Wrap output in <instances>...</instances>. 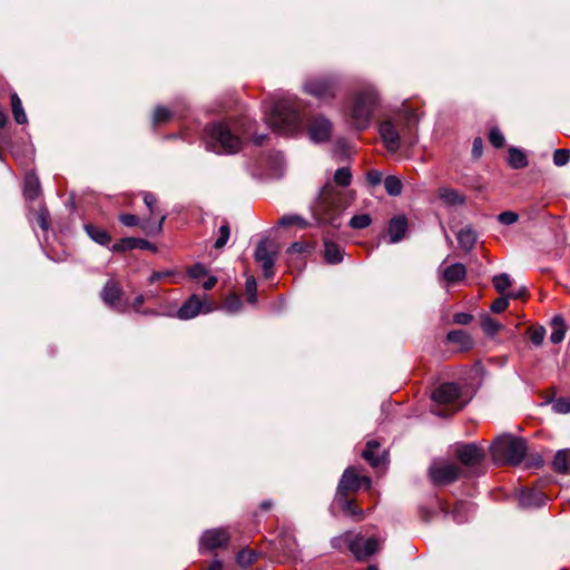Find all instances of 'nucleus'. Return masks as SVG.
<instances>
[{
  "mask_svg": "<svg viewBox=\"0 0 570 570\" xmlns=\"http://www.w3.org/2000/svg\"><path fill=\"white\" fill-rule=\"evenodd\" d=\"M229 236H230L229 225L227 223H225L224 225H222L219 227V236L216 239L214 247L217 249L223 248L226 245L227 240L229 239Z\"/></svg>",
  "mask_w": 570,
  "mask_h": 570,
  "instance_id": "c03bdc74",
  "label": "nucleus"
},
{
  "mask_svg": "<svg viewBox=\"0 0 570 570\" xmlns=\"http://www.w3.org/2000/svg\"><path fill=\"white\" fill-rule=\"evenodd\" d=\"M299 109L301 105L297 98L284 96L264 105L265 120L278 134L295 135L303 130Z\"/></svg>",
  "mask_w": 570,
  "mask_h": 570,
  "instance_id": "f257e3e1",
  "label": "nucleus"
},
{
  "mask_svg": "<svg viewBox=\"0 0 570 570\" xmlns=\"http://www.w3.org/2000/svg\"><path fill=\"white\" fill-rule=\"evenodd\" d=\"M345 208L342 191L335 189L331 184H326L320 193L318 199L314 206V213L323 223L338 226V218Z\"/></svg>",
  "mask_w": 570,
  "mask_h": 570,
  "instance_id": "423d86ee",
  "label": "nucleus"
},
{
  "mask_svg": "<svg viewBox=\"0 0 570 570\" xmlns=\"http://www.w3.org/2000/svg\"><path fill=\"white\" fill-rule=\"evenodd\" d=\"M372 218L368 214L355 215L350 219V226L354 229H363L371 225Z\"/></svg>",
  "mask_w": 570,
  "mask_h": 570,
  "instance_id": "ea45409f",
  "label": "nucleus"
},
{
  "mask_svg": "<svg viewBox=\"0 0 570 570\" xmlns=\"http://www.w3.org/2000/svg\"><path fill=\"white\" fill-rule=\"evenodd\" d=\"M456 238L463 249L470 250L476 242V234L471 227H464L458 233Z\"/></svg>",
  "mask_w": 570,
  "mask_h": 570,
  "instance_id": "c85d7f7f",
  "label": "nucleus"
},
{
  "mask_svg": "<svg viewBox=\"0 0 570 570\" xmlns=\"http://www.w3.org/2000/svg\"><path fill=\"white\" fill-rule=\"evenodd\" d=\"M552 411L559 414L570 413V397H559L552 402Z\"/></svg>",
  "mask_w": 570,
  "mask_h": 570,
  "instance_id": "37998d69",
  "label": "nucleus"
},
{
  "mask_svg": "<svg viewBox=\"0 0 570 570\" xmlns=\"http://www.w3.org/2000/svg\"><path fill=\"white\" fill-rule=\"evenodd\" d=\"M229 533L224 528L206 530L199 539L200 551H213L217 548L225 547L229 541Z\"/></svg>",
  "mask_w": 570,
  "mask_h": 570,
  "instance_id": "ddd939ff",
  "label": "nucleus"
},
{
  "mask_svg": "<svg viewBox=\"0 0 570 570\" xmlns=\"http://www.w3.org/2000/svg\"><path fill=\"white\" fill-rule=\"evenodd\" d=\"M48 217L49 212L46 208H41L37 215V222L43 230H48L49 228Z\"/></svg>",
  "mask_w": 570,
  "mask_h": 570,
  "instance_id": "052dcab7",
  "label": "nucleus"
},
{
  "mask_svg": "<svg viewBox=\"0 0 570 570\" xmlns=\"http://www.w3.org/2000/svg\"><path fill=\"white\" fill-rule=\"evenodd\" d=\"M87 235L97 244L99 245H102V246H107L110 240H111V237L110 235L107 233V230L98 227V226H95L92 224H86L83 226Z\"/></svg>",
  "mask_w": 570,
  "mask_h": 570,
  "instance_id": "a878e982",
  "label": "nucleus"
},
{
  "mask_svg": "<svg viewBox=\"0 0 570 570\" xmlns=\"http://www.w3.org/2000/svg\"><path fill=\"white\" fill-rule=\"evenodd\" d=\"M224 307L229 313H237L242 307V302H240L239 296H237L236 294L228 295L226 297Z\"/></svg>",
  "mask_w": 570,
  "mask_h": 570,
  "instance_id": "a18cd8bd",
  "label": "nucleus"
},
{
  "mask_svg": "<svg viewBox=\"0 0 570 570\" xmlns=\"http://www.w3.org/2000/svg\"><path fill=\"white\" fill-rule=\"evenodd\" d=\"M492 282H493L494 288L500 294H503L511 286V279L507 273H501L499 275H495L493 277Z\"/></svg>",
  "mask_w": 570,
  "mask_h": 570,
  "instance_id": "58836bf2",
  "label": "nucleus"
},
{
  "mask_svg": "<svg viewBox=\"0 0 570 570\" xmlns=\"http://www.w3.org/2000/svg\"><path fill=\"white\" fill-rule=\"evenodd\" d=\"M119 220L127 227H134L139 224V218L132 214H121Z\"/></svg>",
  "mask_w": 570,
  "mask_h": 570,
  "instance_id": "bf43d9fd",
  "label": "nucleus"
},
{
  "mask_svg": "<svg viewBox=\"0 0 570 570\" xmlns=\"http://www.w3.org/2000/svg\"><path fill=\"white\" fill-rule=\"evenodd\" d=\"M121 288L114 282L108 281L101 291L102 301L114 309L124 311L120 308Z\"/></svg>",
  "mask_w": 570,
  "mask_h": 570,
  "instance_id": "6ab92c4d",
  "label": "nucleus"
},
{
  "mask_svg": "<svg viewBox=\"0 0 570 570\" xmlns=\"http://www.w3.org/2000/svg\"><path fill=\"white\" fill-rule=\"evenodd\" d=\"M509 165L514 169L524 168L528 166L527 156L522 150L515 147L509 149Z\"/></svg>",
  "mask_w": 570,
  "mask_h": 570,
  "instance_id": "2f4dec72",
  "label": "nucleus"
},
{
  "mask_svg": "<svg viewBox=\"0 0 570 570\" xmlns=\"http://www.w3.org/2000/svg\"><path fill=\"white\" fill-rule=\"evenodd\" d=\"M352 540V537L350 533H345V534H342V535H338V537H334L332 540H331V546L332 548L334 549H342V547L344 544H346L348 547V541Z\"/></svg>",
  "mask_w": 570,
  "mask_h": 570,
  "instance_id": "4d7b16f0",
  "label": "nucleus"
},
{
  "mask_svg": "<svg viewBox=\"0 0 570 570\" xmlns=\"http://www.w3.org/2000/svg\"><path fill=\"white\" fill-rule=\"evenodd\" d=\"M165 218H166L165 215H160L159 216V222H158L157 226H151L148 222H145V223H142L141 227L148 234H150V233H160L163 230V224L165 222Z\"/></svg>",
  "mask_w": 570,
  "mask_h": 570,
  "instance_id": "13d9d810",
  "label": "nucleus"
},
{
  "mask_svg": "<svg viewBox=\"0 0 570 570\" xmlns=\"http://www.w3.org/2000/svg\"><path fill=\"white\" fill-rule=\"evenodd\" d=\"M338 80L335 76H315L303 83V91L320 101H331L337 92Z\"/></svg>",
  "mask_w": 570,
  "mask_h": 570,
  "instance_id": "6e6552de",
  "label": "nucleus"
},
{
  "mask_svg": "<svg viewBox=\"0 0 570 570\" xmlns=\"http://www.w3.org/2000/svg\"><path fill=\"white\" fill-rule=\"evenodd\" d=\"M324 258L328 264H338L343 261V249L340 245L331 242H324Z\"/></svg>",
  "mask_w": 570,
  "mask_h": 570,
  "instance_id": "393cba45",
  "label": "nucleus"
},
{
  "mask_svg": "<svg viewBox=\"0 0 570 570\" xmlns=\"http://www.w3.org/2000/svg\"><path fill=\"white\" fill-rule=\"evenodd\" d=\"M379 104L380 96L374 86L366 85L355 90L346 108V117L351 126L358 131L367 129Z\"/></svg>",
  "mask_w": 570,
  "mask_h": 570,
  "instance_id": "f03ea898",
  "label": "nucleus"
},
{
  "mask_svg": "<svg viewBox=\"0 0 570 570\" xmlns=\"http://www.w3.org/2000/svg\"><path fill=\"white\" fill-rule=\"evenodd\" d=\"M518 218H519L518 214L514 212H511V210L503 212V213L499 214V216H498V220L502 225H507V226L514 224L518 220Z\"/></svg>",
  "mask_w": 570,
  "mask_h": 570,
  "instance_id": "864d4df0",
  "label": "nucleus"
},
{
  "mask_svg": "<svg viewBox=\"0 0 570 570\" xmlns=\"http://www.w3.org/2000/svg\"><path fill=\"white\" fill-rule=\"evenodd\" d=\"M205 307V302L197 295H191L177 311V317L180 320H190L196 317Z\"/></svg>",
  "mask_w": 570,
  "mask_h": 570,
  "instance_id": "a211bd4d",
  "label": "nucleus"
},
{
  "mask_svg": "<svg viewBox=\"0 0 570 570\" xmlns=\"http://www.w3.org/2000/svg\"><path fill=\"white\" fill-rule=\"evenodd\" d=\"M171 117V111L166 107H157L154 112L153 121L154 125L166 122Z\"/></svg>",
  "mask_w": 570,
  "mask_h": 570,
  "instance_id": "de8ad7c7",
  "label": "nucleus"
},
{
  "mask_svg": "<svg viewBox=\"0 0 570 570\" xmlns=\"http://www.w3.org/2000/svg\"><path fill=\"white\" fill-rule=\"evenodd\" d=\"M546 495L537 490H523L519 494V504L523 508H539L544 504Z\"/></svg>",
  "mask_w": 570,
  "mask_h": 570,
  "instance_id": "aec40b11",
  "label": "nucleus"
},
{
  "mask_svg": "<svg viewBox=\"0 0 570 570\" xmlns=\"http://www.w3.org/2000/svg\"><path fill=\"white\" fill-rule=\"evenodd\" d=\"M333 130V122L324 115L312 117L306 126L307 136L314 144L328 142L332 138Z\"/></svg>",
  "mask_w": 570,
  "mask_h": 570,
  "instance_id": "9b49d317",
  "label": "nucleus"
},
{
  "mask_svg": "<svg viewBox=\"0 0 570 570\" xmlns=\"http://www.w3.org/2000/svg\"><path fill=\"white\" fill-rule=\"evenodd\" d=\"M546 330L542 326L531 330L530 340L535 346H540L544 340Z\"/></svg>",
  "mask_w": 570,
  "mask_h": 570,
  "instance_id": "603ef678",
  "label": "nucleus"
},
{
  "mask_svg": "<svg viewBox=\"0 0 570 570\" xmlns=\"http://www.w3.org/2000/svg\"><path fill=\"white\" fill-rule=\"evenodd\" d=\"M481 327L485 334L493 336L499 332L501 325L491 316L484 315L481 318Z\"/></svg>",
  "mask_w": 570,
  "mask_h": 570,
  "instance_id": "c9c22d12",
  "label": "nucleus"
},
{
  "mask_svg": "<svg viewBox=\"0 0 570 570\" xmlns=\"http://www.w3.org/2000/svg\"><path fill=\"white\" fill-rule=\"evenodd\" d=\"M448 340L453 343L465 344L470 341V336L462 330L451 331L448 333Z\"/></svg>",
  "mask_w": 570,
  "mask_h": 570,
  "instance_id": "8fccbe9b",
  "label": "nucleus"
},
{
  "mask_svg": "<svg viewBox=\"0 0 570 570\" xmlns=\"http://www.w3.org/2000/svg\"><path fill=\"white\" fill-rule=\"evenodd\" d=\"M256 552L249 549L239 551L236 556V560L240 567H247L256 560Z\"/></svg>",
  "mask_w": 570,
  "mask_h": 570,
  "instance_id": "a19ab883",
  "label": "nucleus"
},
{
  "mask_svg": "<svg viewBox=\"0 0 570 570\" xmlns=\"http://www.w3.org/2000/svg\"><path fill=\"white\" fill-rule=\"evenodd\" d=\"M419 119L415 114L406 112L394 120H384L380 125V135L386 147L391 153H395L401 146V134L412 141L414 130L417 126Z\"/></svg>",
  "mask_w": 570,
  "mask_h": 570,
  "instance_id": "20e7f679",
  "label": "nucleus"
},
{
  "mask_svg": "<svg viewBox=\"0 0 570 570\" xmlns=\"http://www.w3.org/2000/svg\"><path fill=\"white\" fill-rule=\"evenodd\" d=\"M473 513V507L469 502H459L452 511V518L456 523H464Z\"/></svg>",
  "mask_w": 570,
  "mask_h": 570,
  "instance_id": "c756f323",
  "label": "nucleus"
},
{
  "mask_svg": "<svg viewBox=\"0 0 570 570\" xmlns=\"http://www.w3.org/2000/svg\"><path fill=\"white\" fill-rule=\"evenodd\" d=\"M41 191L40 181L35 173L27 174L24 178L23 194L29 200L36 199Z\"/></svg>",
  "mask_w": 570,
  "mask_h": 570,
  "instance_id": "5701e85b",
  "label": "nucleus"
},
{
  "mask_svg": "<svg viewBox=\"0 0 570 570\" xmlns=\"http://www.w3.org/2000/svg\"><path fill=\"white\" fill-rule=\"evenodd\" d=\"M10 99H11L12 115H13L16 122L19 125L26 124L28 121V119H27V115L24 112V109L22 107V102H21L19 96L16 92H13V94H11Z\"/></svg>",
  "mask_w": 570,
  "mask_h": 570,
  "instance_id": "7c9ffc66",
  "label": "nucleus"
},
{
  "mask_svg": "<svg viewBox=\"0 0 570 570\" xmlns=\"http://www.w3.org/2000/svg\"><path fill=\"white\" fill-rule=\"evenodd\" d=\"M483 151V141L480 137L474 138L472 145V154L475 158H480Z\"/></svg>",
  "mask_w": 570,
  "mask_h": 570,
  "instance_id": "0e129e2a",
  "label": "nucleus"
},
{
  "mask_svg": "<svg viewBox=\"0 0 570 570\" xmlns=\"http://www.w3.org/2000/svg\"><path fill=\"white\" fill-rule=\"evenodd\" d=\"M206 274H207V269L200 263H197L188 268V275L194 279H198V278L205 276Z\"/></svg>",
  "mask_w": 570,
  "mask_h": 570,
  "instance_id": "5fc2aeb1",
  "label": "nucleus"
},
{
  "mask_svg": "<svg viewBox=\"0 0 570 570\" xmlns=\"http://www.w3.org/2000/svg\"><path fill=\"white\" fill-rule=\"evenodd\" d=\"M335 501L338 503L342 509L351 514V515H361L362 511L356 508L353 501L347 499V494H343L342 497L340 494H335Z\"/></svg>",
  "mask_w": 570,
  "mask_h": 570,
  "instance_id": "f704fd0d",
  "label": "nucleus"
},
{
  "mask_svg": "<svg viewBox=\"0 0 570 570\" xmlns=\"http://www.w3.org/2000/svg\"><path fill=\"white\" fill-rule=\"evenodd\" d=\"M360 489V475L353 466H348L343 472L337 485L336 493L341 497L347 494L348 491H357Z\"/></svg>",
  "mask_w": 570,
  "mask_h": 570,
  "instance_id": "f3484780",
  "label": "nucleus"
},
{
  "mask_svg": "<svg viewBox=\"0 0 570 570\" xmlns=\"http://www.w3.org/2000/svg\"><path fill=\"white\" fill-rule=\"evenodd\" d=\"M305 249H306V246L304 243L296 242V243H293L287 248V253L288 254H301V253L305 252Z\"/></svg>",
  "mask_w": 570,
  "mask_h": 570,
  "instance_id": "69168bd1",
  "label": "nucleus"
},
{
  "mask_svg": "<svg viewBox=\"0 0 570 570\" xmlns=\"http://www.w3.org/2000/svg\"><path fill=\"white\" fill-rule=\"evenodd\" d=\"M173 275V272L171 271H166V272H153L151 275L149 276V283H155L164 277H167V276H171Z\"/></svg>",
  "mask_w": 570,
  "mask_h": 570,
  "instance_id": "338daca9",
  "label": "nucleus"
},
{
  "mask_svg": "<svg viewBox=\"0 0 570 570\" xmlns=\"http://www.w3.org/2000/svg\"><path fill=\"white\" fill-rule=\"evenodd\" d=\"M144 203L148 207V209L150 210V214L154 215L155 214L154 206L157 203L156 196L154 194H151V193H148V191L145 193L144 194Z\"/></svg>",
  "mask_w": 570,
  "mask_h": 570,
  "instance_id": "680f3d73",
  "label": "nucleus"
},
{
  "mask_svg": "<svg viewBox=\"0 0 570 570\" xmlns=\"http://www.w3.org/2000/svg\"><path fill=\"white\" fill-rule=\"evenodd\" d=\"M453 318L456 324L468 325L469 323H471L473 317L469 313L460 312V313L454 314Z\"/></svg>",
  "mask_w": 570,
  "mask_h": 570,
  "instance_id": "e2e57ef3",
  "label": "nucleus"
},
{
  "mask_svg": "<svg viewBox=\"0 0 570 570\" xmlns=\"http://www.w3.org/2000/svg\"><path fill=\"white\" fill-rule=\"evenodd\" d=\"M204 141L208 150L225 155L238 153L243 145L236 130L224 121L208 125L205 129Z\"/></svg>",
  "mask_w": 570,
  "mask_h": 570,
  "instance_id": "7ed1b4c3",
  "label": "nucleus"
},
{
  "mask_svg": "<svg viewBox=\"0 0 570 570\" xmlns=\"http://www.w3.org/2000/svg\"><path fill=\"white\" fill-rule=\"evenodd\" d=\"M383 184L387 195L393 197L401 195L403 184L399 177L393 175L386 176L383 180Z\"/></svg>",
  "mask_w": 570,
  "mask_h": 570,
  "instance_id": "473e14b6",
  "label": "nucleus"
},
{
  "mask_svg": "<svg viewBox=\"0 0 570 570\" xmlns=\"http://www.w3.org/2000/svg\"><path fill=\"white\" fill-rule=\"evenodd\" d=\"M278 225L282 227H289L296 225L301 228H305L308 226V223L305 220V218L297 214H289L281 217L278 220Z\"/></svg>",
  "mask_w": 570,
  "mask_h": 570,
  "instance_id": "72a5a7b5",
  "label": "nucleus"
},
{
  "mask_svg": "<svg viewBox=\"0 0 570 570\" xmlns=\"http://www.w3.org/2000/svg\"><path fill=\"white\" fill-rule=\"evenodd\" d=\"M461 469L452 462L433 461L429 468V476L434 485L443 487L458 480Z\"/></svg>",
  "mask_w": 570,
  "mask_h": 570,
  "instance_id": "9d476101",
  "label": "nucleus"
},
{
  "mask_svg": "<svg viewBox=\"0 0 570 570\" xmlns=\"http://www.w3.org/2000/svg\"><path fill=\"white\" fill-rule=\"evenodd\" d=\"M432 400L438 405L451 406L450 411L432 410V412L438 416H449L454 412L460 411L466 403L462 400L461 389L456 383L440 384L432 392Z\"/></svg>",
  "mask_w": 570,
  "mask_h": 570,
  "instance_id": "0eeeda50",
  "label": "nucleus"
},
{
  "mask_svg": "<svg viewBox=\"0 0 570 570\" xmlns=\"http://www.w3.org/2000/svg\"><path fill=\"white\" fill-rule=\"evenodd\" d=\"M407 219L399 215L390 219L387 225L389 244L400 243L407 232Z\"/></svg>",
  "mask_w": 570,
  "mask_h": 570,
  "instance_id": "dca6fc26",
  "label": "nucleus"
},
{
  "mask_svg": "<svg viewBox=\"0 0 570 570\" xmlns=\"http://www.w3.org/2000/svg\"><path fill=\"white\" fill-rule=\"evenodd\" d=\"M489 140L495 148L503 147L505 142V138L503 134L498 128H492L489 134Z\"/></svg>",
  "mask_w": 570,
  "mask_h": 570,
  "instance_id": "09e8293b",
  "label": "nucleus"
},
{
  "mask_svg": "<svg viewBox=\"0 0 570 570\" xmlns=\"http://www.w3.org/2000/svg\"><path fill=\"white\" fill-rule=\"evenodd\" d=\"M138 247V238L126 237L115 243L111 247L112 252L120 253L128 249H134Z\"/></svg>",
  "mask_w": 570,
  "mask_h": 570,
  "instance_id": "4c0bfd02",
  "label": "nucleus"
},
{
  "mask_svg": "<svg viewBox=\"0 0 570 570\" xmlns=\"http://www.w3.org/2000/svg\"><path fill=\"white\" fill-rule=\"evenodd\" d=\"M334 181L336 185L346 187L352 181V173L348 167H341L334 174Z\"/></svg>",
  "mask_w": 570,
  "mask_h": 570,
  "instance_id": "e433bc0d",
  "label": "nucleus"
},
{
  "mask_svg": "<svg viewBox=\"0 0 570 570\" xmlns=\"http://www.w3.org/2000/svg\"><path fill=\"white\" fill-rule=\"evenodd\" d=\"M366 180L371 186H377L384 180L383 174H382V171H380L377 169H372V170L367 171Z\"/></svg>",
  "mask_w": 570,
  "mask_h": 570,
  "instance_id": "6e6d98bb",
  "label": "nucleus"
},
{
  "mask_svg": "<svg viewBox=\"0 0 570 570\" xmlns=\"http://www.w3.org/2000/svg\"><path fill=\"white\" fill-rule=\"evenodd\" d=\"M275 544L276 549L279 550L287 560L296 561L298 559L297 542L292 531L282 529Z\"/></svg>",
  "mask_w": 570,
  "mask_h": 570,
  "instance_id": "2eb2a0df",
  "label": "nucleus"
},
{
  "mask_svg": "<svg viewBox=\"0 0 570 570\" xmlns=\"http://www.w3.org/2000/svg\"><path fill=\"white\" fill-rule=\"evenodd\" d=\"M438 197L448 206H461L465 204V196L456 189L441 187Z\"/></svg>",
  "mask_w": 570,
  "mask_h": 570,
  "instance_id": "4be33fe9",
  "label": "nucleus"
},
{
  "mask_svg": "<svg viewBox=\"0 0 570 570\" xmlns=\"http://www.w3.org/2000/svg\"><path fill=\"white\" fill-rule=\"evenodd\" d=\"M570 160L569 149H557L553 153V164L558 167L567 165Z\"/></svg>",
  "mask_w": 570,
  "mask_h": 570,
  "instance_id": "49530a36",
  "label": "nucleus"
},
{
  "mask_svg": "<svg viewBox=\"0 0 570 570\" xmlns=\"http://www.w3.org/2000/svg\"><path fill=\"white\" fill-rule=\"evenodd\" d=\"M379 540L373 537L364 538L362 535H355L348 541V550L357 560H364L374 554L379 550Z\"/></svg>",
  "mask_w": 570,
  "mask_h": 570,
  "instance_id": "f8f14e48",
  "label": "nucleus"
},
{
  "mask_svg": "<svg viewBox=\"0 0 570 570\" xmlns=\"http://www.w3.org/2000/svg\"><path fill=\"white\" fill-rule=\"evenodd\" d=\"M509 306V296H500L499 298H497L490 306V309L493 312V313H501L503 312L507 307Z\"/></svg>",
  "mask_w": 570,
  "mask_h": 570,
  "instance_id": "3c124183",
  "label": "nucleus"
},
{
  "mask_svg": "<svg viewBox=\"0 0 570 570\" xmlns=\"http://www.w3.org/2000/svg\"><path fill=\"white\" fill-rule=\"evenodd\" d=\"M380 444L376 441H368L366 443L365 450L362 452V456L372 466L380 468L384 464V456H380L375 454L374 450L377 449Z\"/></svg>",
  "mask_w": 570,
  "mask_h": 570,
  "instance_id": "cd10ccee",
  "label": "nucleus"
},
{
  "mask_svg": "<svg viewBox=\"0 0 570 570\" xmlns=\"http://www.w3.org/2000/svg\"><path fill=\"white\" fill-rule=\"evenodd\" d=\"M554 471L570 473V449L559 450L552 462Z\"/></svg>",
  "mask_w": 570,
  "mask_h": 570,
  "instance_id": "bb28decb",
  "label": "nucleus"
},
{
  "mask_svg": "<svg viewBox=\"0 0 570 570\" xmlns=\"http://www.w3.org/2000/svg\"><path fill=\"white\" fill-rule=\"evenodd\" d=\"M245 291L249 303L255 304L257 302V284L253 276H249L245 283Z\"/></svg>",
  "mask_w": 570,
  "mask_h": 570,
  "instance_id": "79ce46f5",
  "label": "nucleus"
},
{
  "mask_svg": "<svg viewBox=\"0 0 570 570\" xmlns=\"http://www.w3.org/2000/svg\"><path fill=\"white\" fill-rule=\"evenodd\" d=\"M455 454L459 461L465 466H475L484 459V451L475 443L461 444L456 448Z\"/></svg>",
  "mask_w": 570,
  "mask_h": 570,
  "instance_id": "4468645a",
  "label": "nucleus"
},
{
  "mask_svg": "<svg viewBox=\"0 0 570 570\" xmlns=\"http://www.w3.org/2000/svg\"><path fill=\"white\" fill-rule=\"evenodd\" d=\"M278 254L277 244L265 237L256 246L254 257L261 265L265 278H271L274 275V265Z\"/></svg>",
  "mask_w": 570,
  "mask_h": 570,
  "instance_id": "1a4fd4ad",
  "label": "nucleus"
},
{
  "mask_svg": "<svg viewBox=\"0 0 570 570\" xmlns=\"http://www.w3.org/2000/svg\"><path fill=\"white\" fill-rule=\"evenodd\" d=\"M439 271L441 272L443 279L448 284L458 283V282L464 279V277L466 275V268L461 263H454L444 268H442V266H440Z\"/></svg>",
  "mask_w": 570,
  "mask_h": 570,
  "instance_id": "412c9836",
  "label": "nucleus"
},
{
  "mask_svg": "<svg viewBox=\"0 0 570 570\" xmlns=\"http://www.w3.org/2000/svg\"><path fill=\"white\" fill-rule=\"evenodd\" d=\"M551 334L550 341L553 344H559L563 341L567 332V326L563 317L561 315H554L551 320Z\"/></svg>",
  "mask_w": 570,
  "mask_h": 570,
  "instance_id": "b1692460",
  "label": "nucleus"
},
{
  "mask_svg": "<svg viewBox=\"0 0 570 570\" xmlns=\"http://www.w3.org/2000/svg\"><path fill=\"white\" fill-rule=\"evenodd\" d=\"M527 451L525 441L511 434L498 436L491 446L492 459L500 464L519 465Z\"/></svg>",
  "mask_w": 570,
  "mask_h": 570,
  "instance_id": "39448f33",
  "label": "nucleus"
},
{
  "mask_svg": "<svg viewBox=\"0 0 570 570\" xmlns=\"http://www.w3.org/2000/svg\"><path fill=\"white\" fill-rule=\"evenodd\" d=\"M217 283V277L216 276H209L204 283H203V287L204 289L206 291H209L212 289Z\"/></svg>",
  "mask_w": 570,
  "mask_h": 570,
  "instance_id": "774afa93",
  "label": "nucleus"
}]
</instances>
